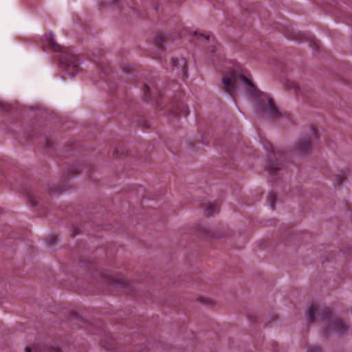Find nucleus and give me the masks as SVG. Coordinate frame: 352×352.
<instances>
[{"instance_id":"1","label":"nucleus","mask_w":352,"mask_h":352,"mask_svg":"<svg viewBox=\"0 0 352 352\" xmlns=\"http://www.w3.org/2000/svg\"><path fill=\"white\" fill-rule=\"evenodd\" d=\"M221 69L224 73L222 78L223 85L226 92L231 97H234L236 93V88L240 84L248 86V92L255 99L258 109L264 117L276 120L283 118L292 122V118L289 113H282L278 111L273 99L267 94L257 89L253 82L248 77V72L239 64L234 61H224Z\"/></svg>"},{"instance_id":"2","label":"nucleus","mask_w":352,"mask_h":352,"mask_svg":"<svg viewBox=\"0 0 352 352\" xmlns=\"http://www.w3.org/2000/svg\"><path fill=\"white\" fill-rule=\"evenodd\" d=\"M318 320L325 322L323 332L327 336L333 331L338 335L344 334L348 330V325L338 317L333 316L330 308L317 302H313L307 309V321L313 322Z\"/></svg>"},{"instance_id":"3","label":"nucleus","mask_w":352,"mask_h":352,"mask_svg":"<svg viewBox=\"0 0 352 352\" xmlns=\"http://www.w3.org/2000/svg\"><path fill=\"white\" fill-rule=\"evenodd\" d=\"M43 47L44 50H50L54 52H63L60 57V63L68 74L75 75L81 69V61L79 58L69 52L63 51V47L56 43L52 33L45 35L43 43Z\"/></svg>"},{"instance_id":"4","label":"nucleus","mask_w":352,"mask_h":352,"mask_svg":"<svg viewBox=\"0 0 352 352\" xmlns=\"http://www.w3.org/2000/svg\"><path fill=\"white\" fill-rule=\"evenodd\" d=\"M263 144L264 148L268 152V164L266 169L269 175L273 177L282 169V163L285 155L283 151L275 149L272 144L266 140L263 142Z\"/></svg>"},{"instance_id":"5","label":"nucleus","mask_w":352,"mask_h":352,"mask_svg":"<svg viewBox=\"0 0 352 352\" xmlns=\"http://www.w3.org/2000/svg\"><path fill=\"white\" fill-rule=\"evenodd\" d=\"M194 38H196L199 41H208L209 42L212 41V45L210 46V50L212 54V56H215L217 59H219V60H221V54L219 51V47L217 46V43L214 40L213 38H211V36L209 34H204L199 33L197 31H194L193 34L192 35V38H190V41H192Z\"/></svg>"},{"instance_id":"6","label":"nucleus","mask_w":352,"mask_h":352,"mask_svg":"<svg viewBox=\"0 0 352 352\" xmlns=\"http://www.w3.org/2000/svg\"><path fill=\"white\" fill-rule=\"evenodd\" d=\"M171 64L173 69L177 70V74L181 76L183 80L187 77V62L185 58H172Z\"/></svg>"},{"instance_id":"7","label":"nucleus","mask_w":352,"mask_h":352,"mask_svg":"<svg viewBox=\"0 0 352 352\" xmlns=\"http://www.w3.org/2000/svg\"><path fill=\"white\" fill-rule=\"evenodd\" d=\"M296 149L301 153L310 152L311 149L310 136L305 135L300 138L296 144Z\"/></svg>"},{"instance_id":"8","label":"nucleus","mask_w":352,"mask_h":352,"mask_svg":"<svg viewBox=\"0 0 352 352\" xmlns=\"http://www.w3.org/2000/svg\"><path fill=\"white\" fill-rule=\"evenodd\" d=\"M105 281L109 284L115 285L117 287L126 288L129 287L130 283L123 277L108 275L105 277Z\"/></svg>"},{"instance_id":"9","label":"nucleus","mask_w":352,"mask_h":352,"mask_svg":"<svg viewBox=\"0 0 352 352\" xmlns=\"http://www.w3.org/2000/svg\"><path fill=\"white\" fill-rule=\"evenodd\" d=\"M144 94L146 102L157 100V96H162V94L155 87H151L148 85L144 86Z\"/></svg>"},{"instance_id":"10","label":"nucleus","mask_w":352,"mask_h":352,"mask_svg":"<svg viewBox=\"0 0 352 352\" xmlns=\"http://www.w3.org/2000/svg\"><path fill=\"white\" fill-rule=\"evenodd\" d=\"M98 69L100 70V78L104 80H107L109 72L111 70L109 65L101 61L98 65Z\"/></svg>"},{"instance_id":"11","label":"nucleus","mask_w":352,"mask_h":352,"mask_svg":"<svg viewBox=\"0 0 352 352\" xmlns=\"http://www.w3.org/2000/svg\"><path fill=\"white\" fill-rule=\"evenodd\" d=\"M174 113L178 116H186L189 113L188 108L185 105L177 107L174 110Z\"/></svg>"},{"instance_id":"12","label":"nucleus","mask_w":352,"mask_h":352,"mask_svg":"<svg viewBox=\"0 0 352 352\" xmlns=\"http://www.w3.org/2000/svg\"><path fill=\"white\" fill-rule=\"evenodd\" d=\"M219 208V206L217 204H210L207 206L206 210L208 215H212Z\"/></svg>"},{"instance_id":"13","label":"nucleus","mask_w":352,"mask_h":352,"mask_svg":"<svg viewBox=\"0 0 352 352\" xmlns=\"http://www.w3.org/2000/svg\"><path fill=\"white\" fill-rule=\"evenodd\" d=\"M165 41L162 36L157 37L155 41V45L157 47L159 50L162 51L164 45H165Z\"/></svg>"},{"instance_id":"14","label":"nucleus","mask_w":352,"mask_h":352,"mask_svg":"<svg viewBox=\"0 0 352 352\" xmlns=\"http://www.w3.org/2000/svg\"><path fill=\"white\" fill-rule=\"evenodd\" d=\"M268 201L270 202V207L272 210L274 209L275 203L276 200V195L274 192H270L267 196Z\"/></svg>"},{"instance_id":"15","label":"nucleus","mask_w":352,"mask_h":352,"mask_svg":"<svg viewBox=\"0 0 352 352\" xmlns=\"http://www.w3.org/2000/svg\"><path fill=\"white\" fill-rule=\"evenodd\" d=\"M24 193H25L28 196L29 199L33 206H36L37 204L38 201L36 200V198L32 192L25 190Z\"/></svg>"},{"instance_id":"16","label":"nucleus","mask_w":352,"mask_h":352,"mask_svg":"<svg viewBox=\"0 0 352 352\" xmlns=\"http://www.w3.org/2000/svg\"><path fill=\"white\" fill-rule=\"evenodd\" d=\"M124 155V148L122 147H117L113 151V156L116 158L121 157Z\"/></svg>"},{"instance_id":"17","label":"nucleus","mask_w":352,"mask_h":352,"mask_svg":"<svg viewBox=\"0 0 352 352\" xmlns=\"http://www.w3.org/2000/svg\"><path fill=\"white\" fill-rule=\"evenodd\" d=\"M287 86L289 88H291V89H294L295 92L298 94L300 91V86L296 84V82H289L287 84Z\"/></svg>"},{"instance_id":"18","label":"nucleus","mask_w":352,"mask_h":352,"mask_svg":"<svg viewBox=\"0 0 352 352\" xmlns=\"http://www.w3.org/2000/svg\"><path fill=\"white\" fill-rule=\"evenodd\" d=\"M10 105L6 103V102H0V110L1 111H9L10 110Z\"/></svg>"},{"instance_id":"19","label":"nucleus","mask_w":352,"mask_h":352,"mask_svg":"<svg viewBox=\"0 0 352 352\" xmlns=\"http://www.w3.org/2000/svg\"><path fill=\"white\" fill-rule=\"evenodd\" d=\"M345 179V176L344 175V173H342L338 175H336L335 182L336 184H340Z\"/></svg>"},{"instance_id":"20","label":"nucleus","mask_w":352,"mask_h":352,"mask_svg":"<svg viewBox=\"0 0 352 352\" xmlns=\"http://www.w3.org/2000/svg\"><path fill=\"white\" fill-rule=\"evenodd\" d=\"M307 352H322L319 346L311 345L308 347Z\"/></svg>"},{"instance_id":"21","label":"nucleus","mask_w":352,"mask_h":352,"mask_svg":"<svg viewBox=\"0 0 352 352\" xmlns=\"http://www.w3.org/2000/svg\"><path fill=\"white\" fill-rule=\"evenodd\" d=\"M119 0H107L105 1L106 5L116 4L118 3Z\"/></svg>"},{"instance_id":"22","label":"nucleus","mask_w":352,"mask_h":352,"mask_svg":"<svg viewBox=\"0 0 352 352\" xmlns=\"http://www.w3.org/2000/svg\"><path fill=\"white\" fill-rule=\"evenodd\" d=\"M311 133H312L313 136H314L315 138H317L318 132H317V130L314 127L311 128Z\"/></svg>"},{"instance_id":"23","label":"nucleus","mask_w":352,"mask_h":352,"mask_svg":"<svg viewBox=\"0 0 352 352\" xmlns=\"http://www.w3.org/2000/svg\"><path fill=\"white\" fill-rule=\"evenodd\" d=\"M56 237L52 236L50 238V244H53V243H56Z\"/></svg>"},{"instance_id":"24","label":"nucleus","mask_w":352,"mask_h":352,"mask_svg":"<svg viewBox=\"0 0 352 352\" xmlns=\"http://www.w3.org/2000/svg\"><path fill=\"white\" fill-rule=\"evenodd\" d=\"M186 32H188V30H184L180 33L179 36H180V37H183V36H185V34H186Z\"/></svg>"},{"instance_id":"25","label":"nucleus","mask_w":352,"mask_h":352,"mask_svg":"<svg viewBox=\"0 0 352 352\" xmlns=\"http://www.w3.org/2000/svg\"><path fill=\"white\" fill-rule=\"evenodd\" d=\"M80 232L78 231V228H75L73 230V235L75 236L78 234Z\"/></svg>"},{"instance_id":"26","label":"nucleus","mask_w":352,"mask_h":352,"mask_svg":"<svg viewBox=\"0 0 352 352\" xmlns=\"http://www.w3.org/2000/svg\"><path fill=\"white\" fill-rule=\"evenodd\" d=\"M25 352H32L31 349L29 346L25 348Z\"/></svg>"},{"instance_id":"27","label":"nucleus","mask_w":352,"mask_h":352,"mask_svg":"<svg viewBox=\"0 0 352 352\" xmlns=\"http://www.w3.org/2000/svg\"><path fill=\"white\" fill-rule=\"evenodd\" d=\"M318 45L317 43V41H314V47H318Z\"/></svg>"},{"instance_id":"28","label":"nucleus","mask_w":352,"mask_h":352,"mask_svg":"<svg viewBox=\"0 0 352 352\" xmlns=\"http://www.w3.org/2000/svg\"><path fill=\"white\" fill-rule=\"evenodd\" d=\"M76 172H81V171H82V169L80 168V169H78V170H76Z\"/></svg>"},{"instance_id":"29","label":"nucleus","mask_w":352,"mask_h":352,"mask_svg":"<svg viewBox=\"0 0 352 352\" xmlns=\"http://www.w3.org/2000/svg\"><path fill=\"white\" fill-rule=\"evenodd\" d=\"M123 70H126V72H129V69H126V68H123Z\"/></svg>"}]
</instances>
